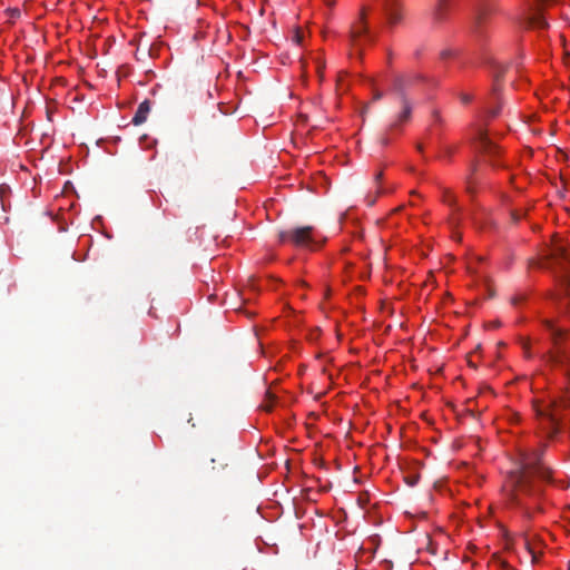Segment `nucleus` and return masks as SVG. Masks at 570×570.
<instances>
[{"mask_svg": "<svg viewBox=\"0 0 570 570\" xmlns=\"http://www.w3.org/2000/svg\"><path fill=\"white\" fill-rule=\"evenodd\" d=\"M503 73H504V69L500 66H497V70H495V73H494V85H493V88H492V94L494 96L498 95V92L500 91V85H499V81L500 79L503 77Z\"/></svg>", "mask_w": 570, "mask_h": 570, "instance_id": "nucleus-15", "label": "nucleus"}, {"mask_svg": "<svg viewBox=\"0 0 570 570\" xmlns=\"http://www.w3.org/2000/svg\"><path fill=\"white\" fill-rule=\"evenodd\" d=\"M382 97H383V92H381V91H375V92H374V96H373V99H374V100H380V99H382Z\"/></svg>", "mask_w": 570, "mask_h": 570, "instance_id": "nucleus-26", "label": "nucleus"}, {"mask_svg": "<svg viewBox=\"0 0 570 570\" xmlns=\"http://www.w3.org/2000/svg\"><path fill=\"white\" fill-rule=\"evenodd\" d=\"M478 171V165L472 164L470 168V174L466 176V191L470 194L474 193V185L476 184Z\"/></svg>", "mask_w": 570, "mask_h": 570, "instance_id": "nucleus-12", "label": "nucleus"}, {"mask_svg": "<svg viewBox=\"0 0 570 570\" xmlns=\"http://www.w3.org/2000/svg\"><path fill=\"white\" fill-rule=\"evenodd\" d=\"M568 409H570V397L568 395L533 403L535 417L549 438H553L560 431L564 412Z\"/></svg>", "mask_w": 570, "mask_h": 570, "instance_id": "nucleus-2", "label": "nucleus"}, {"mask_svg": "<svg viewBox=\"0 0 570 570\" xmlns=\"http://www.w3.org/2000/svg\"><path fill=\"white\" fill-rule=\"evenodd\" d=\"M433 115H434V119H436V121H441V117L438 111H434Z\"/></svg>", "mask_w": 570, "mask_h": 570, "instance_id": "nucleus-30", "label": "nucleus"}, {"mask_svg": "<svg viewBox=\"0 0 570 570\" xmlns=\"http://www.w3.org/2000/svg\"><path fill=\"white\" fill-rule=\"evenodd\" d=\"M326 2L327 6H333L334 4V1L333 0H324Z\"/></svg>", "mask_w": 570, "mask_h": 570, "instance_id": "nucleus-32", "label": "nucleus"}, {"mask_svg": "<svg viewBox=\"0 0 570 570\" xmlns=\"http://www.w3.org/2000/svg\"><path fill=\"white\" fill-rule=\"evenodd\" d=\"M460 99H461V101H462L463 104H469V102H471V101H472L473 96H472V95H470V94L462 92V94L460 95Z\"/></svg>", "mask_w": 570, "mask_h": 570, "instance_id": "nucleus-23", "label": "nucleus"}, {"mask_svg": "<svg viewBox=\"0 0 570 570\" xmlns=\"http://www.w3.org/2000/svg\"><path fill=\"white\" fill-rule=\"evenodd\" d=\"M191 421H193V417H189V419H188V423H190V424H191V426H195V424H194Z\"/></svg>", "mask_w": 570, "mask_h": 570, "instance_id": "nucleus-35", "label": "nucleus"}, {"mask_svg": "<svg viewBox=\"0 0 570 570\" xmlns=\"http://www.w3.org/2000/svg\"><path fill=\"white\" fill-rule=\"evenodd\" d=\"M443 200L448 203L450 206L454 205V197L451 195L450 191L445 190Z\"/></svg>", "mask_w": 570, "mask_h": 570, "instance_id": "nucleus-22", "label": "nucleus"}, {"mask_svg": "<svg viewBox=\"0 0 570 570\" xmlns=\"http://www.w3.org/2000/svg\"><path fill=\"white\" fill-rule=\"evenodd\" d=\"M527 23L529 27L540 28V29H543L548 26L544 18L539 13L528 17Z\"/></svg>", "mask_w": 570, "mask_h": 570, "instance_id": "nucleus-13", "label": "nucleus"}, {"mask_svg": "<svg viewBox=\"0 0 570 570\" xmlns=\"http://www.w3.org/2000/svg\"><path fill=\"white\" fill-rule=\"evenodd\" d=\"M451 0H438V4L434 9V18L439 21L445 19L446 11L451 8Z\"/></svg>", "mask_w": 570, "mask_h": 570, "instance_id": "nucleus-11", "label": "nucleus"}, {"mask_svg": "<svg viewBox=\"0 0 570 570\" xmlns=\"http://www.w3.org/2000/svg\"><path fill=\"white\" fill-rule=\"evenodd\" d=\"M384 10L387 17V22L391 27H394L402 21L403 12L395 0H386Z\"/></svg>", "mask_w": 570, "mask_h": 570, "instance_id": "nucleus-9", "label": "nucleus"}, {"mask_svg": "<svg viewBox=\"0 0 570 570\" xmlns=\"http://www.w3.org/2000/svg\"><path fill=\"white\" fill-rule=\"evenodd\" d=\"M313 226H303L282 230L278 234L281 243H291L295 246H307L313 242Z\"/></svg>", "mask_w": 570, "mask_h": 570, "instance_id": "nucleus-6", "label": "nucleus"}, {"mask_svg": "<svg viewBox=\"0 0 570 570\" xmlns=\"http://www.w3.org/2000/svg\"><path fill=\"white\" fill-rule=\"evenodd\" d=\"M521 217H522V215H521V214H519L518 212H513V213H512V218H513V220H514V222L520 220V219H521Z\"/></svg>", "mask_w": 570, "mask_h": 570, "instance_id": "nucleus-25", "label": "nucleus"}, {"mask_svg": "<svg viewBox=\"0 0 570 570\" xmlns=\"http://www.w3.org/2000/svg\"><path fill=\"white\" fill-rule=\"evenodd\" d=\"M522 539H523L524 547L527 548L529 553L532 556V561H535L537 560V554H535L534 550L532 549L531 543H530V541H529V539H528L525 533L522 534Z\"/></svg>", "mask_w": 570, "mask_h": 570, "instance_id": "nucleus-18", "label": "nucleus"}, {"mask_svg": "<svg viewBox=\"0 0 570 570\" xmlns=\"http://www.w3.org/2000/svg\"><path fill=\"white\" fill-rule=\"evenodd\" d=\"M551 261L562 267L564 271L570 267V245L563 242H557L550 252Z\"/></svg>", "mask_w": 570, "mask_h": 570, "instance_id": "nucleus-8", "label": "nucleus"}, {"mask_svg": "<svg viewBox=\"0 0 570 570\" xmlns=\"http://www.w3.org/2000/svg\"><path fill=\"white\" fill-rule=\"evenodd\" d=\"M348 41L352 50L361 56L362 49L366 42L373 41V36L370 32L366 22L365 9L360 12L358 19L351 26L348 32Z\"/></svg>", "mask_w": 570, "mask_h": 570, "instance_id": "nucleus-5", "label": "nucleus"}, {"mask_svg": "<svg viewBox=\"0 0 570 570\" xmlns=\"http://www.w3.org/2000/svg\"><path fill=\"white\" fill-rule=\"evenodd\" d=\"M374 203H375V198L371 199V200L368 202V205H370V206H372Z\"/></svg>", "mask_w": 570, "mask_h": 570, "instance_id": "nucleus-33", "label": "nucleus"}, {"mask_svg": "<svg viewBox=\"0 0 570 570\" xmlns=\"http://www.w3.org/2000/svg\"><path fill=\"white\" fill-rule=\"evenodd\" d=\"M216 459H212V471L214 474H219V472L225 471L228 468V461L226 458H222L219 461V466L215 465Z\"/></svg>", "mask_w": 570, "mask_h": 570, "instance_id": "nucleus-16", "label": "nucleus"}, {"mask_svg": "<svg viewBox=\"0 0 570 570\" xmlns=\"http://www.w3.org/2000/svg\"><path fill=\"white\" fill-rule=\"evenodd\" d=\"M487 16V11L485 9H481L478 11V13L475 14V18H474V27L475 29L478 30L483 21V19L485 18Z\"/></svg>", "mask_w": 570, "mask_h": 570, "instance_id": "nucleus-17", "label": "nucleus"}, {"mask_svg": "<svg viewBox=\"0 0 570 570\" xmlns=\"http://www.w3.org/2000/svg\"><path fill=\"white\" fill-rule=\"evenodd\" d=\"M491 326H492V327H497V326H499V323H492V325H491Z\"/></svg>", "mask_w": 570, "mask_h": 570, "instance_id": "nucleus-37", "label": "nucleus"}, {"mask_svg": "<svg viewBox=\"0 0 570 570\" xmlns=\"http://www.w3.org/2000/svg\"><path fill=\"white\" fill-rule=\"evenodd\" d=\"M476 140L480 153L489 157V161L492 166H498L493 160V158L500 154L498 146L488 137L487 132L481 129L478 132Z\"/></svg>", "mask_w": 570, "mask_h": 570, "instance_id": "nucleus-7", "label": "nucleus"}, {"mask_svg": "<svg viewBox=\"0 0 570 570\" xmlns=\"http://www.w3.org/2000/svg\"><path fill=\"white\" fill-rule=\"evenodd\" d=\"M323 66L321 63H318L317 66V72L320 73V76L322 77V71H323Z\"/></svg>", "mask_w": 570, "mask_h": 570, "instance_id": "nucleus-29", "label": "nucleus"}, {"mask_svg": "<svg viewBox=\"0 0 570 570\" xmlns=\"http://www.w3.org/2000/svg\"><path fill=\"white\" fill-rule=\"evenodd\" d=\"M420 480L419 474H411L405 476V481L410 487H415Z\"/></svg>", "mask_w": 570, "mask_h": 570, "instance_id": "nucleus-20", "label": "nucleus"}, {"mask_svg": "<svg viewBox=\"0 0 570 570\" xmlns=\"http://www.w3.org/2000/svg\"><path fill=\"white\" fill-rule=\"evenodd\" d=\"M275 402H276V396L271 391H266L265 400L261 404V407L266 412H271L274 407Z\"/></svg>", "mask_w": 570, "mask_h": 570, "instance_id": "nucleus-14", "label": "nucleus"}, {"mask_svg": "<svg viewBox=\"0 0 570 570\" xmlns=\"http://www.w3.org/2000/svg\"><path fill=\"white\" fill-rule=\"evenodd\" d=\"M382 175L383 174L381 171L379 174H376V176H375L376 183H379L382 179Z\"/></svg>", "mask_w": 570, "mask_h": 570, "instance_id": "nucleus-31", "label": "nucleus"}, {"mask_svg": "<svg viewBox=\"0 0 570 570\" xmlns=\"http://www.w3.org/2000/svg\"><path fill=\"white\" fill-rule=\"evenodd\" d=\"M441 56H442L443 58H448V57H450V56H451V51H450V50H444V51H442Z\"/></svg>", "mask_w": 570, "mask_h": 570, "instance_id": "nucleus-27", "label": "nucleus"}, {"mask_svg": "<svg viewBox=\"0 0 570 570\" xmlns=\"http://www.w3.org/2000/svg\"><path fill=\"white\" fill-rule=\"evenodd\" d=\"M454 153H455V147H453V146H445L443 148V154L445 157L451 158Z\"/></svg>", "mask_w": 570, "mask_h": 570, "instance_id": "nucleus-21", "label": "nucleus"}, {"mask_svg": "<svg viewBox=\"0 0 570 570\" xmlns=\"http://www.w3.org/2000/svg\"><path fill=\"white\" fill-rule=\"evenodd\" d=\"M381 144H382V145H384V146H385V145H387V144H389V138H387V137H385V136H384V137H382V138H381Z\"/></svg>", "mask_w": 570, "mask_h": 570, "instance_id": "nucleus-28", "label": "nucleus"}, {"mask_svg": "<svg viewBox=\"0 0 570 570\" xmlns=\"http://www.w3.org/2000/svg\"><path fill=\"white\" fill-rule=\"evenodd\" d=\"M499 114H500V106H498L495 108H491V109L488 110V115L491 118L497 117Z\"/></svg>", "mask_w": 570, "mask_h": 570, "instance_id": "nucleus-24", "label": "nucleus"}, {"mask_svg": "<svg viewBox=\"0 0 570 570\" xmlns=\"http://www.w3.org/2000/svg\"><path fill=\"white\" fill-rule=\"evenodd\" d=\"M149 111H150V101L146 99L139 104L137 111L132 118V124L135 126H139V125L144 124L147 119Z\"/></svg>", "mask_w": 570, "mask_h": 570, "instance_id": "nucleus-10", "label": "nucleus"}, {"mask_svg": "<svg viewBox=\"0 0 570 570\" xmlns=\"http://www.w3.org/2000/svg\"><path fill=\"white\" fill-rule=\"evenodd\" d=\"M518 302H519V298H517V297L512 298L513 304H517Z\"/></svg>", "mask_w": 570, "mask_h": 570, "instance_id": "nucleus-34", "label": "nucleus"}, {"mask_svg": "<svg viewBox=\"0 0 570 570\" xmlns=\"http://www.w3.org/2000/svg\"><path fill=\"white\" fill-rule=\"evenodd\" d=\"M296 41L299 42L301 41V37L299 35H296Z\"/></svg>", "mask_w": 570, "mask_h": 570, "instance_id": "nucleus-36", "label": "nucleus"}, {"mask_svg": "<svg viewBox=\"0 0 570 570\" xmlns=\"http://www.w3.org/2000/svg\"><path fill=\"white\" fill-rule=\"evenodd\" d=\"M542 323L553 343V348L548 353V361L552 365L561 367L570 383V351L561 346V342L566 338L567 332L558 327L551 320H544Z\"/></svg>", "mask_w": 570, "mask_h": 570, "instance_id": "nucleus-3", "label": "nucleus"}, {"mask_svg": "<svg viewBox=\"0 0 570 570\" xmlns=\"http://www.w3.org/2000/svg\"><path fill=\"white\" fill-rule=\"evenodd\" d=\"M552 471L541 461V452L523 453L520 464L509 472L502 493L508 508L531 521L544 512V484L551 481Z\"/></svg>", "mask_w": 570, "mask_h": 570, "instance_id": "nucleus-1", "label": "nucleus"}, {"mask_svg": "<svg viewBox=\"0 0 570 570\" xmlns=\"http://www.w3.org/2000/svg\"><path fill=\"white\" fill-rule=\"evenodd\" d=\"M411 85V79L404 76H395L392 82V91L394 92L401 110L395 116L394 121L390 125L389 131L396 130L402 124L411 119L413 104L407 96V88Z\"/></svg>", "mask_w": 570, "mask_h": 570, "instance_id": "nucleus-4", "label": "nucleus"}, {"mask_svg": "<svg viewBox=\"0 0 570 570\" xmlns=\"http://www.w3.org/2000/svg\"><path fill=\"white\" fill-rule=\"evenodd\" d=\"M564 286H566V296L568 298V305H570V271L564 274Z\"/></svg>", "mask_w": 570, "mask_h": 570, "instance_id": "nucleus-19", "label": "nucleus"}]
</instances>
